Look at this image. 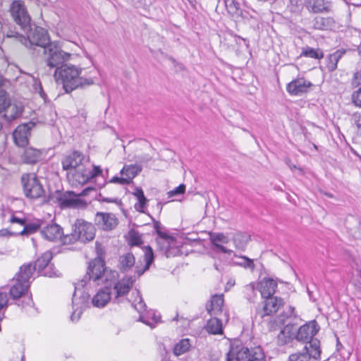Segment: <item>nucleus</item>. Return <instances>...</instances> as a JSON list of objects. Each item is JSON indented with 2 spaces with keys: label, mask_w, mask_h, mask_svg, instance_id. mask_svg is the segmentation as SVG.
Segmentation results:
<instances>
[{
  "label": "nucleus",
  "mask_w": 361,
  "mask_h": 361,
  "mask_svg": "<svg viewBox=\"0 0 361 361\" xmlns=\"http://www.w3.org/2000/svg\"><path fill=\"white\" fill-rule=\"evenodd\" d=\"M185 191V185L184 184H180L178 186L175 188L173 190L168 192V197H173L176 195H183Z\"/></svg>",
  "instance_id": "de8ad7c7"
},
{
  "label": "nucleus",
  "mask_w": 361,
  "mask_h": 361,
  "mask_svg": "<svg viewBox=\"0 0 361 361\" xmlns=\"http://www.w3.org/2000/svg\"><path fill=\"white\" fill-rule=\"evenodd\" d=\"M133 194L137 197V200L145 197L144 192L141 188H135V191L133 192Z\"/></svg>",
  "instance_id": "052dcab7"
},
{
  "label": "nucleus",
  "mask_w": 361,
  "mask_h": 361,
  "mask_svg": "<svg viewBox=\"0 0 361 361\" xmlns=\"http://www.w3.org/2000/svg\"><path fill=\"white\" fill-rule=\"evenodd\" d=\"M23 148V152L21 154V159L23 163L33 164L38 161L41 155L39 150L31 147H25Z\"/></svg>",
  "instance_id": "cd10ccee"
},
{
  "label": "nucleus",
  "mask_w": 361,
  "mask_h": 361,
  "mask_svg": "<svg viewBox=\"0 0 361 361\" xmlns=\"http://www.w3.org/2000/svg\"><path fill=\"white\" fill-rule=\"evenodd\" d=\"M209 240L212 244V250L216 253H226L231 255L233 250H229L224 247V244H227L229 242V238L223 233H213L210 232Z\"/></svg>",
  "instance_id": "ddd939ff"
},
{
  "label": "nucleus",
  "mask_w": 361,
  "mask_h": 361,
  "mask_svg": "<svg viewBox=\"0 0 361 361\" xmlns=\"http://www.w3.org/2000/svg\"><path fill=\"white\" fill-rule=\"evenodd\" d=\"M21 183L27 197L37 199L44 192L42 184L35 174H23Z\"/></svg>",
  "instance_id": "6e6552de"
},
{
  "label": "nucleus",
  "mask_w": 361,
  "mask_h": 361,
  "mask_svg": "<svg viewBox=\"0 0 361 361\" xmlns=\"http://www.w3.org/2000/svg\"><path fill=\"white\" fill-rule=\"evenodd\" d=\"M224 300L223 295H214L206 305V309L211 317L216 316L222 312Z\"/></svg>",
  "instance_id": "4be33fe9"
},
{
  "label": "nucleus",
  "mask_w": 361,
  "mask_h": 361,
  "mask_svg": "<svg viewBox=\"0 0 361 361\" xmlns=\"http://www.w3.org/2000/svg\"><path fill=\"white\" fill-rule=\"evenodd\" d=\"M320 327L316 320L307 322L300 328L296 327L295 340L305 343L311 350L310 344L313 340H318L314 336L318 333Z\"/></svg>",
  "instance_id": "1a4fd4ad"
},
{
  "label": "nucleus",
  "mask_w": 361,
  "mask_h": 361,
  "mask_svg": "<svg viewBox=\"0 0 361 361\" xmlns=\"http://www.w3.org/2000/svg\"><path fill=\"white\" fill-rule=\"evenodd\" d=\"M45 253H42L33 263L30 262L23 264L19 271L11 279L13 283L9 289V296L18 307L24 308L32 303V295L27 297V300H22L27 293L30 287V279L35 271L39 275L45 276Z\"/></svg>",
  "instance_id": "f03ea898"
},
{
  "label": "nucleus",
  "mask_w": 361,
  "mask_h": 361,
  "mask_svg": "<svg viewBox=\"0 0 361 361\" xmlns=\"http://www.w3.org/2000/svg\"><path fill=\"white\" fill-rule=\"evenodd\" d=\"M137 278V276H125L121 280L117 281L114 286V288L116 293V298H118L127 295L133 287Z\"/></svg>",
  "instance_id": "dca6fc26"
},
{
  "label": "nucleus",
  "mask_w": 361,
  "mask_h": 361,
  "mask_svg": "<svg viewBox=\"0 0 361 361\" xmlns=\"http://www.w3.org/2000/svg\"><path fill=\"white\" fill-rule=\"evenodd\" d=\"M352 99L355 106L361 107V87L353 94Z\"/></svg>",
  "instance_id": "8fccbe9b"
},
{
  "label": "nucleus",
  "mask_w": 361,
  "mask_h": 361,
  "mask_svg": "<svg viewBox=\"0 0 361 361\" xmlns=\"http://www.w3.org/2000/svg\"><path fill=\"white\" fill-rule=\"evenodd\" d=\"M152 157L148 154H145L138 157V161L140 163H147L149 160H151Z\"/></svg>",
  "instance_id": "0e129e2a"
},
{
  "label": "nucleus",
  "mask_w": 361,
  "mask_h": 361,
  "mask_svg": "<svg viewBox=\"0 0 361 361\" xmlns=\"http://www.w3.org/2000/svg\"><path fill=\"white\" fill-rule=\"evenodd\" d=\"M149 314H152V320L150 322L148 318H147L145 315H140L139 320L143 322L144 324L149 326L151 328L154 327V324L157 323L160 320V317L157 316L154 312L149 313Z\"/></svg>",
  "instance_id": "49530a36"
},
{
  "label": "nucleus",
  "mask_w": 361,
  "mask_h": 361,
  "mask_svg": "<svg viewBox=\"0 0 361 361\" xmlns=\"http://www.w3.org/2000/svg\"><path fill=\"white\" fill-rule=\"evenodd\" d=\"M10 12L13 20L20 26V30L25 33V35L9 29L6 32V37L15 38L27 48L35 51L36 47H39L43 49V54H45V32L44 29L35 24L33 25L35 27L32 28L31 18L23 1H14L11 4Z\"/></svg>",
  "instance_id": "f257e3e1"
},
{
  "label": "nucleus",
  "mask_w": 361,
  "mask_h": 361,
  "mask_svg": "<svg viewBox=\"0 0 361 361\" xmlns=\"http://www.w3.org/2000/svg\"><path fill=\"white\" fill-rule=\"evenodd\" d=\"M235 257H236L239 259L238 261L233 262V263L235 265L242 267L246 269H249L251 271H253L255 270V264L254 263L253 259H252L246 256H244V255L238 256V255H235Z\"/></svg>",
  "instance_id": "58836bf2"
},
{
  "label": "nucleus",
  "mask_w": 361,
  "mask_h": 361,
  "mask_svg": "<svg viewBox=\"0 0 361 361\" xmlns=\"http://www.w3.org/2000/svg\"><path fill=\"white\" fill-rule=\"evenodd\" d=\"M144 260L145 262V265L143 267L137 265L135 266V274L137 275V278L142 276L149 269L154 260V251L149 245L144 247Z\"/></svg>",
  "instance_id": "393cba45"
},
{
  "label": "nucleus",
  "mask_w": 361,
  "mask_h": 361,
  "mask_svg": "<svg viewBox=\"0 0 361 361\" xmlns=\"http://www.w3.org/2000/svg\"><path fill=\"white\" fill-rule=\"evenodd\" d=\"M257 286L256 287L255 283L252 282L247 284L243 287V297L251 303L255 302V300L257 296Z\"/></svg>",
  "instance_id": "72a5a7b5"
},
{
  "label": "nucleus",
  "mask_w": 361,
  "mask_h": 361,
  "mask_svg": "<svg viewBox=\"0 0 361 361\" xmlns=\"http://www.w3.org/2000/svg\"><path fill=\"white\" fill-rule=\"evenodd\" d=\"M50 202L58 203L61 208L75 207L79 203H83V201L71 198L66 194L61 193L59 190H56L55 194L51 193L47 196V202Z\"/></svg>",
  "instance_id": "4468645a"
},
{
  "label": "nucleus",
  "mask_w": 361,
  "mask_h": 361,
  "mask_svg": "<svg viewBox=\"0 0 361 361\" xmlns=\"http://www.w3.org/2000/svg\"><path fill=\"white\" fill-rule=\"evenodd\" d=\"M153 223H154V228L155 229L156 233H157L159 231H161V226L159 221H156L153 219Z\"/></svg>",
  "instance_id": "69168bd1"
},
{
  "label": "nucleus",
  "mask_w": 361,
  "mask_h": 361,
  "mask_svg": "<svg viewBox=\"0 0 361 361\" xmlns=\"http://www.w3.org/2000/svg\"><path fill=\"white\" fill-rule=\"evenodd\" d=\"M111 299V290L108 287L102 288L92 298L91 303L94 307H103Z\"/></svg>",
  "instance_id": "bb28decb"
},
{
  "label": "nucleus",
  "mask_w": 361,
  "mask_h": 361,
  "mask_svg": "<svg viewBox=\"0 0 361 361\" xmlns=\"http://www.w3.org/2000/svg\"><path fill=\"white\" fill-rule=\"evenodd\" d=\"M158 235V236L164 240H166L168 242L169 241H173L174 240V238L173 237L171 236L169 234H168L166 232H164V231H162L161 230V231H159V232L157 233Z\"/></svg>",
  "instance_id": "5fc2aeb1"
},
{
  "label": "nucleus",
  "mask_w": 361,
  "mask_h": 361,
  "mask_svg": "<svg viewBox=\"0 0 361 361\" xmlns=\"http://www.w3.org/2000/svg\"><path fill=\"white\" fill-rule=\"evenodd\" d=\"M82 159V154L78 151H74L71 154L66 156L62 161L63 169L68 171L70 169H76V168L78 167V170L80 169L81 171L83 170L80 168Z\"/></svg>",
  "instance_id": "aec40b11"
},
{
  "label": "nucleus",
  "mask_w": 361,
  "mask_h": 361,
  "mask_svg": "<svg viewBox=\"0 0 361 361\" xmlns=\"http://www.w3.org/2000/svg\"><path fill=\"white\" fill-rule=\"evenodd\" d=\"M191 347L190 341L188 338H183L180 340L173 348V353L176 355H180L187 351Z\"/></svg>",
  "instance_id": "4c0bfd02"
},
{
  "label": "nucleus",
  "mask_w": 361,
  "mask_h": 361,
  "mask_svg": "<svg viewBox=\"0 0 361 361\" xmlns=\"http://www.w3.org/2000/svg\"><path fill=\"white\" fill-rule=\"evenodd\" d=\"M310 348L305 345L302 351L293 353L289 355L288 361H310L312 358L315 360L321 359V348L319 340H313Z\"/></svg>",
  "instance_id": "9d476101"
},
{
  "label": "nucleus",
  "mask_w": 361,
  "mask_h": 361,
  "mask_svg": "<svg viewBox=\"0 0 361 361\" xmlns=\"http://www.w3.org/2000/svg\"><path fill=\"white\" fill-rule=\"evenodd\" d=\"M142 166L138 164L126 165L121 171V174L128 179L130 183L133 179L142 171Z\"/></svg>",
  "instance_id": "c756f323"
},
{
  "label": "nucleus",
  "mask_w": 361,
  "mask_h": 361,
  "mask_svg": "<svg viewBox=\"0 0 361 361\" xmlns=\"http://www.w3.org/2000/svg\"><path fill=\"white\" fill-rule=\"evenodd\" d=\"M49 56L47 58V66L50 68L56 69L57 67L65 66L70 59L71 54L61 49L59 42H52L49 34L47 32V51Z\"/></svg>",
  "instance_id": "0eeeda50"
},
{
  "label": "nucleus",
  "mask_w": 361,
  "mask_h": 361,
  "mask_svg": "<svg viewBox=\"0 0 361 361\" xmlns=\"http://www.w3.org/2000/svg\"><path fill=\"white\" fill-rule=\"evenodd\" d=\"M276 288L277 283L271 279H264L257 284V289H259L262 298L274 295Z\"/></svg>",
  "instance_id": "a878e982"
},
{
  "label": "nucleus",
  "mask_w": 361,
  "mask_h": 361,
  "mask_svg": "<svg viewBox=\"0 0 361 361\" xmlns=\"http://www.w3.org/2000/svg\"><path fill=\"white\" fill-rule=\"evenodd\" d=\"M300 56L308 57L314 59H321L324 57V53L322 49H314L307 46L302 49Z\"/></svg>",
  "instance_id": "c9c22d12"
},
{
  "label": "nucleus",
  "mask_w": 361,
  "mask_h": 361,
  "mask_svg": "<svg viewBox=\"0 0 361 361\" xmlns=\"http://www.w3.org/2000/svg\"><path fill=\"white\" fill-rule=\"evenodd\" d=\"M95 188L93 187H87L86 188L83 189L80 194L78 195V196H87L89 195V193L92 191H94Z\"/></svg>",
  "instance_id": "e2e57ef3"
},
{
  "label": "nucleus",
  "mask_w": 361,
  "mask_h": 361,
  "mask_svg": "<svg viewBox=\"0 0 361 361\" xmlns=\"http://www.w3.org/2000/svg\"><path fill=\"white\" fill-rule=\"evenodd\" d=\"M94 236L95 228L93 224L82 219H77L72 226V232L64 238L63 244H72L75 241L90 242Z\"/></svg>",
  "instance_id": "423d86ee"
},
{
  "label": "nucleus",
  "mask_w": 361,
  "mask_h": 361,
  "mask_svg": "<svg viewBox=\"0 0 361 361\" xmlns=\"http://www.w3.org/2000/svg\"><path fill=\"white\" fill-rule=\"evenodd\" d=\"M345 54V50L339 49L328 56L326 59V68L329 72L334 71L337 64L342 56Z\"/></svg>",
  "instance_id": "7c9ffc66"
},
{
  "label": "nucleus",
  "mask_w": 361,
  "mask_h": 361,
  "mask_svg": "<svg viewBox=\"0 0 361 361\" xmlns=\"http://www.w3.org/2000/svg\"><path fill=\"white\" fill-rule=\"evenodd\" d=\"M296 326L291 324H286L281 330L277 337V344L279 346L285 345L295 339Z\"/></svg>",
  "instance_id": "a211bd4d"
},
{
  "label": "nucleus",
  "mask_w": 361,
  "mask_h": 361,
  "mask_svg": "<svg viewBox=\"0 0 361 361\" xmlns=\"http://www.w3.org/2000/svg\"><path fill=\"white\" fill-rule=\"evenodd\" d=\"M8 305V297L6 292H0V308L7 307Z\"/></svg>",
  "instance_id": "864d4df0"
},
{
  "label": "nucleus",
  "mask_w": 361,
  "mask_h": 361,
  "mask_svg": "<svg viewBox=\"0 0 361 361\" xmlns=\"http://www.w3.org/2000/svg\"><path fill=\"white\" fill-rule=\"evenodd\" d=\"M95 252L97 254V256L94 259L92 260H98L102 262H105L104 258L106 255V250L104 246L102 245V243L97 241L95 243Z\"/></svg>",
  "instance_id": "a18cd8bd"
},
{
  "label": "nucleus",
  "mask_w": 361,
  "mask_h": 361,
  "mask_svg": "<svg viewBox=\"0 0 361 361\" xmlns=\"http://www.w3.org/2000/svg\"><path fill=\"white\" fill-rule=\"evenodd\" d=\"M225 6L231 16H239L241 13L240 4L235 0H224Z\"/></svg>",
  "instance_id": "ea45409f"
},
{
  "label": "nucleus",
  "mask_w": 361,
  "mask_h": 361,
  "mask_svg": "<svg viewBox=\"0 0 361 361\" xmlns=\"http://www.w3.org/2000/svg\"><path fill=\"white\" fill-rule=\"evenodd\" d=\"M295 307L290 306L289 307V314L287 315V317H290L294 315Z\"/></svg>",
  "instance_id": "774afa93"
},
{
  "label": "nucleus",
  "mask_w": 361,
  "mask_h": 361,
  "mask_svg": "<svg viewBox=\"0 0 361 361\" xmlns=\"http://www.w3.org/2000/svg\"><path fill=\"white\" fill-rule=\"evenodd\" d=\"M102 173V170L99 166H94L93 169L91 171L82 170L80 169L76 170L75 173L73 175L74 179L78 181L79 183L84 184L86 183L91 178H94L97 176H99Z\"/></svg>",
  "instance_id": "6ab92c4d"
},
{
  "label": "nucleus",
  "mask_w": 361,
  "mask_h": 361,
  "mask_svg": "<svg viewBox=\"0 0 361 361\" xmlns=\"http://www.w3.org/2000/svg\"><path fill=\"white\" fill-rule=\"evenodd\" d=\"M137 200L138 202L135 204L134 207L136 211L144 213V209L146 207L147 199L146 198V197H144L142 198L138 199Z\"/></svg>",
  "instance_id": "09e8293b"
},
{
  "label": "nucleus",
  "mask_w": 361,
  "mask_h": 361,
  "mask_svg": "<svg viewBox=\"0 0 361 361\" xmlns=\"http://www.w3.org/2000/svg\"><path fill=\"white\" fill-rule=\"evenodd\" d=\"M9 221L11 224H18L22 226H24V225L27 222V219L25 218H19V217L15 216L14 214H12Z\"/></svg>",
  "instance_id": "3c124183"
},
{
  "label": "nucleus",
  "mask_w": 361,
  "mask_h": 361,
  "mask_svg": "<svg viewBox=\"0 0 361 361\" xmlns=\"http://www.w3.org/2000/svg\"><path fill=\"white\" fill-rule=\"evenodd\" d=\"M135 264V258L132 252H128L118 257L117 268L121 273L130 271Z\"/></svg>",
  "instance_id": "412c9836"
},
{
  "label": "nucleus",
  "mask_w": 361,
  "mask_h": 361,
  "mask_svg": "<svg viewBox=\"0 0 361 361\" xmlns=\"http://www.w3.org/2000/svg\"><path fill=\"white\" fill-rule=\"evenodd\" d=\"M35 126V123L30 121L17 126L13 133V140L17 146L23 148L28 145L30 130Z\"/></svg>",
  "instance_id": "9b49d317"
},
{
  "label": "nucleus",
  "mask_w": 361,
  "mask_h": 361,
  "mask_svg": "<svg viewBox=\"0 0 361 361\" xmlns=\"http://www.w3.org/2000/svg\"><path fill=\"white\" fill-rule=\"evenodd\" d=\"M24 107L21 104H14L12 105L11 104V106L6 110V113L4 114V117L8 122H11L21 116Z\"/></svg>",
  "instance_id": "2f4dec72"
},
{
  "label": "nucleus",
  "mask_w": 361,
  "mask_h": 361,
  "mask_svg": "<svg viewBox=\"0 0 361 361\" xmlns=\"http://www.w3.org/2000/svg\"><path fill=\"white\" fill-rule=\"evenodd\" d=\"M226 361H266V359L261 346L249 348L238 341L231 344Z\"/></svg>",
  "instance_id": "20e7f679"
},
{
  "label": "nucleus",
  "mask_w": 361,
  "mask_h": 361,
  "mask_svg": "<svg viewBox=\"0 0 361 361\" xmlns=\"http://www.w3.org/2000/svg\"><path fill=\"white\" fill-rule=\"evenodd\" d=\"M52 258V256L49 257V259H47V276L53 278V277H61V273L56 269V267L54 264H52L50 260Z\"/></svg>",
  "instance_id": "c03bdc74"
},
{
  "label": "nucleus",
  "mask_w": 361,
  "mask_h": 361,
  "mask_svg": "<svg viewBox=\"0 0 361 361\" xmlns=\"http://www.w3.org/2000/svg\"><path fill=\"white\" fill-rule=\"evenodd\" d=\"M11 106V99L6 90L0 92V114L5 111Z\"/></svg>",
  "instance_id": "79ce46f5"
},
{
  "label": "nucleus",
  "mask_w": 361,
  "mask_h": 361,
  "mask_svg": "<svg viewBox=\"0 0 361 361\" xmlns=\"http://www.w3.org/2000/svg\"><path fill=\"white\" fill-rule=\"evenodd\" d=\"M129 241L128 243L131 246H139L142 244V240L138 231L130 230L128 232Z\"/></svg>",
  "instance_id": "37998d69"
},
{
  "label": "nucleus",
  "mask_w": 361,
  "mask_h": 361,
  "mask_svg": "<svg viewBox=\"0 0 361 361\" xmlns=\"http://www.w3.org/2000/svg\"><path fill=\"white\" fill-rule=\"evenodd\" d=\"M313 84L305 78H298L287 84L286 90L292 96H301L308 92Z\"/></svg>",
  "instance_id": "f8f14e48"
},
{
  "label": "nucleus",
  "mask_w": 361,
  "mask_h": 361,
  "mask_svg": "<svg viewBox=\"0 0 361 361\" xmlns=\"http://www.w3.org/2000/svg\"><path fill=\"white\" fill-rule=\"evenodd\" d=\"M98 200L100 202H108V203H118L117 198L105 197L102 196V194L99 195Z\"/></svg>",
  "instance_id": "4d7b16f0"
},
{
  "label": "nucleus",
  "mask_w": 361,
  "mask_h": 361,
  "mask_svg": "<svg viewBox=\"0 0 361 361\" xmlns=\"http://www.w3.org/2000/svg\"><path fill=\"white\" fill-rule=\"evenodd\" d=\"M95 223L102 229L111 231L118 224V219L114 214L97 212L95 216Z\"/></svg>",
  "instance_id": "f3484780"
},
{
  "label": "nucleus",
  "mask_w": 361,
  "mask_h": 361,
  "mask_svg": "<svg viewBox=\"0 0 361 361\" xmlns=\"http://www.w3.org/2000/svg\"><path fill=\"white\" fill-rule=\"evenodd\" d=\"M81 70H78L75 66L65 64L57 67L54 70V77L56 82L63 85V88L66 93H70L79 87L90 85L94 83L91 78L80 77Z\"/></svg>",
  "instance_id": "7ed1b4c3"
},
{
  "label": "nucleus",
  "mask_w": 361,
  "mask_h": 361,
  "mask_svg": "<svg viewBox=\"0 0 361 361\" xmlns=\"http://www.w3.org/2000/svg\"><path fill=\"white\" fill-rule=\"evenodd\" d=\"M307 9L314 13L329 12L330 4L325 0H307L305 2Z\"/></svg>",
  "instance_id": "b1692460"
},
{
  "label": "nucleus",
  "mask_w": 361,
  "mask_h": 361,
  "mask_svg": "<svg viewBox=\"0 0 361 361\" xmlns=\"http://www.w3.org/2000/svg\"><path fill=\"white\" fill-rule=\"evenodd\" d=\"M109 274L111 275V278L114 279H116L118 276V274L116 271H109Z\"/></svg>",
  "instance_id": "338daca9"
},
{
  "label": "nucleus",
  "mask_w": 361,
  "mask_h": 361,
  "mask_svg": "<svg viewBox=\"0 0 361 361\" xmlns=\"http://www.w3.org/2000/svg\"><path fill=\"white\" fill-rule=\"evenodd\" d=\"M109 271L106 267V262H102L98 260H90L88 262L86 274L83 278L75 283V291L73 293V301L76 300V293L79 286L85 287L88 282L91 281L95 285H99L101 283L108 281L109 279L107 277Z\"/></svg>",
  "instance_id": "39448f33"
},
{
  "label": "nucleus",
  "mask_w": 361,
  "mask_h": 361,
  "mask_svg": "<svg viewBox=\"0 0 361 361\" xmlns=\"http://www.w3.org/2000/svg\"><path fill=\"white\" fill-rule=\"evenodd\" d=\"M83 288L84 287L79 286V289H78L76 293V300L73 301V304L76 303L77 305H80L81 308L88 306L90 297L88 293L81 290V288Z\"/></svg>",
  "instance_id": "e433bc0d"
},
{
  "label": "nucleus",
  "mask_w": 361,
  "mask_h": 361,
  "mask_svg": "<svg viewBox=\"0 0 361 361\" xmlns=\"http://www.w3.org/2000/svg\"><path fill=\"white\" fill-rule=\"evenodd\" d=\"M212 317L208 320L206 329L211 334H221L223 332L221 320L216 317V316Z\"/></svg>",
  "instance_id": "473e14b6"
},
{
  "label": "nucleus",
  "mask_w": 361,
  "mask_h": 361,
  "mask_svg": "<svg viewBox=\"0 0 361 361\" xmlns=\"http://www.w3.org/2000/svg\"><path fill=\"white\" fill-rule=\"evenodd\" d=\"M353 118L355 120V123L356 124L357 127L358 128H361V112L354 114Z\"/></svg>",
  "instance_id": "680f3d73"
},
{
  "label": "nucleus",
  "mask_w": 361,
  "mask_h": 361,
  "mask_svg": "<svg viewBox=\"0 0 361 361\" xmlns=\"http://www.w3.org/2000/svg\"><path fill=\"white\" fill-rule=\"evenodd\" d=\"M134 307L138 312H141V310H145L147 307L146 304L141 296L140 297L139 302L135 305Z\"/></svg>",
  "instance_id": "bf43d9fd"
},
{
  "label": "nucleus",
  "mask_w": 361,
  "mask_h": 361,
  "mask_svg": "<svg viewBox=\"0 0 361 361\" xmlns=\"http://www.w3.org/2000/svg\"><path fill=\"white\" fill-rule=\"evenodd\" d=\"M17 236V232L9 231L8 228L0 230V237Z\"/></svg>",
  "instance_id": "6e6d98bb"
},
{
  "label": "nucleus",
  "mask_w": 361,
  "mask_h": 361,
  "mask_svg": "<svg viewBox=\"0 0 361 361\" xmlns=\"http://www.w3.org/2000/svg\"><path fill=\"white\" fill-rule=\"evenodd\" d=\"M39 224L36 223H27L24 225L23 229L19 232H17V236L18 235H29L35 233L39 229Z\"/></svg>",
  "instance_id": "a19ab883"
},
{
  "label": "nucleus",
  "mask_w": 361,
  "mask_h": 361,
  "mask_svg": "<svg viewBox=\"0 0 361 361\" xmlns=\"http://www.w3.org/2000/svg\"><path fill=\"white\" fill-rule=\"evenodd\" d=\"M66 236L63 234V228L57 224L53 223L47 225V240L57 242L63 244V239Z\"/></svg>",
  "instance_id": "5701e85b"
},
{
  "label": "nucleus",
  "mask_w": 361,
  "mask_h": 361,
  "mask_svg": "<svg viewBox=\"0 0 361 361\" xmlns=\"http://www.w3.org/2000/svg\"><path fill=\"white\" fill-rule=\"evenodd\" d=\"M82 312L81 310H78V309H76L75 310H74L72 314L71 315V320L72 322H78Z\"/></svg>",
  "instance_id": "13d9d810"
},
{
  "label": "nucleus",
  "mask_w": 361,
  "mask_h": 361,
  "mask_svg": "<svg viewBox=\"0 0 361 361\" xmlns=\"http://www.w3.org/2000/svg\"><path fill=\"white\" fill-rule=\"evenodd\" d=\"M335 20L331 17L317 16L314 19L313 26L317 30H330L335 27Z\"/></svg>",
  "instance_id": "c85d7f7f"
},
{
  "label": "nucleus",
  "mask_w": 361,
  "mask_h": 361,
  "mask_svg": "<svg viewBox=\"0 0 361 361\" xmlns=\"http://www.w3.org/2000/svg\"><path fill=\"white\" fill-rule=\"evenodd\" d=\"M263 314L261 317L276 313L284 304L283 300L280 297L269 296L264 298Z\"/></svg>",
  "instance_id": "2eb2a0df"
},
{
  "label": "nucleus",
  "mask_w": 361,
  "mask_h": 361,
  "mask_svg": "<svg viewBox=\"0 0 361 361\" xmlns=\"http://www.w3.org/2000/svg\"><path fill=\"white\" fill-rule=\"evenodd\" d=\"M250 240V235L245 233L238 232L233 235V241L237 249L244 250Z\"/></svg>",
  "instance_id": "f704fd0d"
},
{
  "label": "nucleus",
  "mask_w": 361,
  "mask_h": 361,
  "mask_svg": "<svg viewBox=\"0 0 361 361\" xmlns=\"http://www.w3.org/2000/svg\"><path fill=\"white\" fill-rule=\"evenodd\" d=\"M110 183H118L120 185H128L130 184L128 183V179H126V177H118V176H114L110 180Z\"/></svg>",
  "instance_id": "603ef678"
}]
</instances>
